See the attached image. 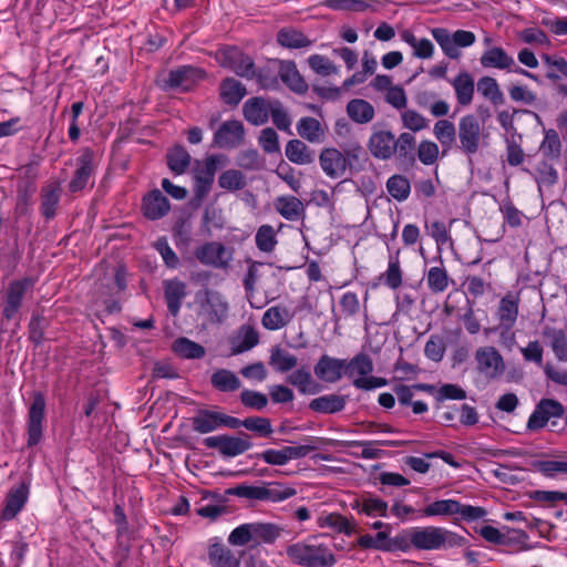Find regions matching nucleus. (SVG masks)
<instances>
[{
  "label": "nucleus",
  "instance_id": "nucleus-1",
  "mask_svg": "<svg viewBox=\"0 0 567 567\" xmlns=\"http://www.w3.org/2000/svg\"><path fill=\"white\" fill-rule=\"evenodd\" d=\"M286 554L293 564L303 567H333L337 564L329 546L316 539L289 545Z\"/></svg>",
  "mask_w": 567,
  "mask_h": 567
},
{
  "label": "nucleus",
  "instance_id": "nucleus-2",
  "mask_svg": "<svg viewBox=\"0 0 567 567\" xmlns=\"http://www.w3.org/2000/svg\"><path fill=\"white\" fill-rule=\"evenodd\" d=\"M411 542L416 550H440L443 548L461 547L465 538L444 527H413Z\"/></svg>",
  "mask_w": 567,
  "mask_h": 567
},
{
  "label": "nucleus",
  "instance_id": "nucleus-3",
  "mask_svg": "<svg viewBox=\"0 0 567 567\" xmlns=\"http://www.w3.org/2000/svg\"><path fill=\"white\" fill-rule=\"evenodd\" d=\"M284 528L274 523H247L241 524L228 535V544L231 546H258L262 543L272 544L281 536Z\"/></svg>",
  "mask_w": 567,
  "mask_h": 567
},
{
  "label": "nucleus",
  "instance_id": "nucleus-4",
  "mask_svg": "<svg viewBox=\"0 0 567 567\" xmlns=\"http://www.w3.org/2000/svg\"><path fill=\"white\" fill-rule=\"evenodd\" d=\"M489 134L483 123L474 115L466 114L457 123L458 150L467 157L477 154L487 146Z\"/></svg>",
  "mask_w": 567,
  "mask_h": 567
},
{
  "label": "nucleus",
  "instance_id": "nucleus-5",
  "mask_svg": "<svg viewBox=\"0 0 567 567\" xmlns=\"http://www.w3.org/2000/svg\"><path fill=\"white\" fill-rule=\"evenodd\" d=\"M35 280L32 277H24L9 282L2 299V323L14 321L16 324H19L23 300L32 295Z\"/></svg>",
  "mask_w": 567,
  "mask_h": 567
},
{
  "label": "nucleus",
  "instance_id": "nucleus-6",
  "mask_svg": "<svg viewBox=\"0 0 567 567\" xmlns=\"http://www.w3.org/2000/svg\"><path fill=\"white\" fill-rule=\"evenodd\" d=\"M373 371V361L369 354L360 352L351 360H346L344 374L353 379L352 384L359 390L370 391L388 384V380L370 375Z\"/></svg>",
  "mask_w": 567,
  "mask_h": 567
},
{
  "label": "nucleus",
  "instance_id": "nucleus-7",
  "mask_svg": "<svg viewBox=\"0 0 567 567\" xmlns=\"http://www.w3.org/2000/svg\"><path fill=\"white\" fill-rule=\"evenodd\" d=\"M431 35L440 45L442 52L452 60H457L462 56L461 49L473 45L476 41V35L472 31L456 30L451 33L445 28L431 29Z\"/></svg>",
  "mask_w": 567,
  "mask_h": 567
},
{
  "label": "nucleus",
  "instance_id": "nucleus-8",
  "mask_svg": "<svg viewBox=\"0 0 567 567\" xmlns=\"http://www.w3.org/2000/svg\"><path fill=\"white\" fill-rule=\"evenodd\" d=\"M226 157L224 155H209L203 162H197L194 168V199L203 202L212 190L215 174L218 166L224 165Z\"/></svg>",
  "mask_w": 567,
  "mask_h": 567
},
{
  "label": "nucleus",
  "instance_id": "nucleus-9",
  "mask_svg": "<svg viewBox=\"0 0 567 567\" xmlns=\"http://www.w3.org/2000/svg\"><path fill=\"white\" fill-rule=\"evenodd\" d=\"M486 513V509L483 507L461 504L455 499L435 501L423 509V515L426 517L453 516L458 514L463 519L467 522L483 518Z\"/></svg>",
  "mask_w": 567,
  "mask_h": 567
},
{
  "label": "nucleus",
  "instance_id": "nucleus-10",
  "mask_svg": "<svg viewBox=\"0 0 567 567\" xmlns=\"http://www.w3.org/2000/svg\"><path fill=\"white\" fill-rule=\"evenodd\" d=\"M480 63L486 69L506 70L523 75L536 83H542L539 76L520 66H518L514 58L508 54L502 47H491L483 52Z\"/></svg>",
  "mask_w": 567,
  "mask_h": 567
},
{
  "label": "nucleus",
  "instance_id": "nucleus-11",
  "mask_svg": "<svg viewBox=\"0 0 567 567\" xmlns=\"http://www.w3.org/2000/svg\"><path fill=\"white\" fill-rule=\"evenodd\" d=\"M195 258L204 266L214 269H229L234 260V249L219 241H206L194 251Z\"/></svg>",
  "mask_w": 567,
  "mask_h": 567
},
{
  "label": "nucleus",
  "instance_id": "nucleus-12",
  "mask_svg": "<svg viewBox=\"0 0 567 567\" xmlns=\"http://www.w3.org/2000/svg\"><path fill=\"white\" fill-rule=\"evenodd\" d=\"M527 164L528 166L522 169L534 178L539 192H542L544 187L550 188L558 183L559 174L556 165L559 164V162L543 158L534 154L527 155Z\"/></svg>",
  "mask_w": 567,
  "mask_h": 567
},
{
  "label": "nucleus",
  "instance_id": "nucleus-13",
  "mask_svg": "<svg viewBox=\"0 0 567 567\" xmlns=\"http://www.w3.org/2000/svg\"><path fill=\"white\" fill-rule=\"evenodd\" d=\"M204 445L218 450L224 457H235L250 450L252 443L247 433H240L238 436L227 434L208 436L204 440Z\"/></svg>",
  "mask_w": 567,
  "mask_h": 567
},
{
  "label": "nucleus",
  "instance_id": "nucleus-14",
  "mask_svg": "<svg viewBox=\"0 0 567 567\" xmlns=\"http://www.w3.org/2000/svg\"><path fill=\"white\" fill-rule=\"evenodd\" d=\"M477 371L488 380L501 378L506 369L503 355L492 346L481 347L475 351Z\"/></svg>",
  "mask_w": 567,
  "mask_h": 567
},
{
  "label": "nucleus",
  "instance_id": "nucleus-15",
  "mask_svg": "<svg viewBox=\"0 0 567 567\" xmlns=\"http://www.w3.org/2000/svg\"><path fill=\"white\" fill-rule=\"evenodd\" d=\"M196 299L199 303L200 313L212 323H220L225 320L228 312V302L224 296L210 289L197 292Z\"/></svg>",
  "mask_w": 567,
  "mask_h": 567
},
{
  "label": "nucleus",
  "instance_id": "nucleus-16",
  "mask_svg": "<svg viewBox=\"0 0 567 567\" xmlns=\"http://www.w3.org/2000/svg\"><path fill=\"white\" fill-rule=\"evenodd\" d=\"M217 54L223 66L229 68L240 78L254 79L256 65L251 56L235 47L219 50Z\"/></svg>",
  "mask_w": 567,
  "mask_h": 567
},
{
  "label": "nucleus",
  "instance_id": "nucleus-17",
  "mask_svg": "<svg viewBox=\"0 0 567 567\" xmlns=\"http://www.w3.org/2000/svg\"><path fill=\"white\" fill-rule=\"evenodd\" d=\"M96 166L94 152L90 148H84L76 158V169L69 183V190L78 193L84 189L94 176Z\"/></svg>",
  "mask_w": 567,
  "mask_h": 567
},
{
  "label": "nucleus",
  "instance_id": "nucleus-18",
  "mask_svg": "<svg viewBox=\"0 0 567 567\" xmlns=\"http://www.w3.org/2000/svg\"><path fill=\"white\" fill-rule=\"evenodd\" d=\"M45 419V399L41 392H35L28 412V445L39 444L43 435Z\"/></svg>",
  "mask_w": 567,
  "mask_h": 567
},
{
  "label": "nucleus",
  "instance_id": "nucleus-19",
  "mask_svg": "<svg viewBox=\"0 0 567 567\" xmlns=\"http://www.w3.org/2000/svg\"><path fill=\"white\" fill-rule=\"evenodd\" d=\"M317 449L316 444H305L297 446H284L280 450L268 449L261 452L258 457L269 465L282 466L291 460L306 457L310 452Z\"/></svg>",
  "mask_w": 567,
  "mask_h": 567
},
{
  "label": "nucleus",
  "instance_id": "nucleus-20",
  "mask_svg": "<svg viewBox=\"0 0 567 567\" xmlns=\"http://www.w3.org/2000/svg\"><path fill=\"white\" fill-rule=\"evenodd\" d=\"M565 410L560 402L553 399H542L527 421L529 431H537L546 426L551 417H561Z\"/></svg>",
  "mask_w": 567,
  "mask_h": 567
},
{
  "label": "nucleus",
  "instance_id": "nucleus-21",
  "mask_svg": "<svg viewBox=\"0 0 567 567\" xmlns=\"http://www.w3.org/2000/svg\"><path fill=\"white\" fill-rule=\"evenodd\" d=\"M241 554L213 538L207 548V560L212 567H240Z\"/></svg>",
  "mask_w": 567,
  "mask_h": 567
},
{
  "label": "nucleus",
  "instance_id": "nucleus-22",
  "mask_svg": "<svg viewBox=\"0 0 567 567\" xmlns=\"http://www.w3.org/2000/svg\"><path fill=\"white\" fill-rule=\"evenodd\" d=\"M245 137V127L240 121H225L214 134V144L219 148H235Z\"/></svg>",
  "mask_w": 567,
  "mask_h": 567
},
{
  "label": "nucleus",
  "instance_id": "nucleus-23",
  "mask_svg": "<svg viewBox=\"0 0 567 567\" xmlns=\"http://www.w3.org/2000/svg\"><path fill=\"white\" fill-rule=\"evenodd\" d=\"M30 486L24 481L11 487L6 496L4 506L0 513V519L9 522L16 518L27 504Z\"/></svg>",
  "mask_w": 567,
  "mask_h": 567
},
{
  "label": "nucleus",
  "instance_id": "nucleus-24",
  "mask_svg": "<svg viewBox=\"0 0 567 567\" xmlns=\"http://www.w3.org/2000/svg\"><path fill=\"white\" fill-rule=\"evenodd\" d=\"M368 150L378 159H390L395 155L394 134L386 130L373 131L368 141Z\"/></svg>",
  "mask_w": 567,
  "mask_h": 567
},
{
  "label": "nucleus",
  "instance_id": "nucleus-25",
  "mask_svg": "<svg viewBox=\"0 0 567 567\" xmlns=\"http://www.w3.org/2000/svg\"><path fill=\"white\" fill-rule=\"evenodd\" d=\"M344 369L346 359H338L323 354L316 363L313 371L319 380L327 383H336L341 380Z\"/></svg>",
  "mask_w": 567,
  "mask_h": 567
},
{
  "label": "nucleus",
  "instance_id": "nucleus-26",
  "mask_svg": "<svg viewBox=\"0 0 567 567\" xmlns=\"http://www.w3.org/2000/svg\"><path fill=\"white\" fill-rule=\"evenodd\" d=\"M61 194L62 187L59 181H50L41 187L40 212L45 219L50 220L55 217Z\"/></svg>",
  "mask_w": 567,
  "mask_h": 567
},
{
  "label": "nucleus",
  "instance_id": "nucleus-27",
  "mask_svg": "<svg viewBox=\"0 0 567 567\" xmlns=\"http://www.w3.org/2000/svg\"><path fill=\"white\" fill-rule=\"evenodd\" d=\"M319 162L324 174L331 178L342 177L347 172V157L337 148H324Z\"/></svg>",
  "mask_w": 567,
  "mask_h": 567
},
{
  "label": "nucleus",
  "instance_id": "nucleus-28",
  "mask_svg": "<svg viewBox=\"0 0 567 567\" xmlns=\"http://www.w3.org/2000/svg\"><path fill=\"white\" fill-rule=\"evenodd\" d=\"M272 101L268 102L261 96L247 100L243 106V113L247 122L259 126L268 122Z\"/></svg>",
  "mask_w": 567,
  "mask_h": 567
},
{
  "label": "nucleus",
  "instance_id": "nucleus-29",
  "mask_svg": "<svg viewBox=\"0 0 567 567\" xmlns=\"http://www.w3.org/2000/svg\"><path fill=\"white\" fill-rule=\"evenodd\" d=\"M278 63L280 80L293 92L302 94L308 90V84L299 73L297 65L290 60L274 61Z\"/></svg>",
  "mask_w": 567,
  "mask_h": 567
},
{
  "label": "nucleus",
  "instance_id": "nucleus-30",
  "mask_svg": "<svg viewBox=\"0 0 567 567\" xmlns=\"http://www.w3.org/2000/svg\"><path fill=\"white\" fill-rule=\"evenodd\" d=\"M204 78L205 72L202 69L192 65H183L169 72L165 84L171 89L179 86L188 89L195 82Z\"/></svg>",
  "mask_w": 567,
  "mask_h": 567
},
{
  "label": "nucleus",
  "instance_id": "nucleus-31",
  "mask_svg": "<svg viewBox=\"0 0 567 567\" xmlns=\"http://www.w3.org/2000/svg\"><path fill=\"white\" fill-rule=\"evenodd\" d=\"M518 297L507 293L504 296L497 307L496 316L499 321V327L505 331L513 329L518 317Z\"/></svg>",
  "mask_w": 567,
  "mask_h": 567
},
{
  "label": "nucleus",
  "instance_id": "nucleus-32",
  "mask_svg": "<svg viewBox=\"0 0 567 567\" xmlns=\"http://www.w3.org/2000/svg\"><path fill=\"white\" fill-rule=\"evenodd\" d=\"M171 209L168 199L158 190L150 192L143 199L145 217L152 220L164 217Z\"/></svg>",
  "mask_w": 567,
  "mask_h": 567
},
{
  "label": "nucleus",
  "instance_id": "nucleus-33",
  "mask_svg": "<svg viewBox=\"0 0 567 567\" xmlns=\"http://www.w3.org/2000/svg\"><path fill=\"white\" fill-rule=\"evenodd\" d=\"M292 318L293 313L286 306L276 305L264 312L261 324L266 330L276 331L285 328Z\"/></svg>",
  "mask_w": 567,
  "mask_h": 567
},
{
  "label": "nucleus",
  "instance_id": "nucleus-34",
  "mask_svg": "<svg viewBox=\"0 0 567 567\" xmlns=\"http://www.w3.org/2000/svg\"><path fill=\"white\" fill-rule=\"evenodd\" d=\"M259 342V333L255 327L244 324L236 331L231 339V354H240L249 351Z\"/></svg>",
  "mask_w": 567,
  "mask_h": 567
},
{
  "label": "nucleus",
  "instance_id": "nucleus-35",
  "mask_svg": "<svg viewBox=\"0 0 567 567\" xmlns=\"http://www.w3.org/2000/svg\"><path fill=\"white\" fill-rule=\"evenodd\" d=\"M277 43L286 49H305L312 44V41L300 30L293 27L281 28L276 35Z\"/></svg>",
  "mask_w": 567,
  "mask_h": 567
},
{
  "label": "nucleus",
  "instance_id": "nucleus-36",
  "mask_svg": "<svg viewBox=\"0 0 567 567\" xmlns=\"http://www.w3.org/2000/svg\"><path fill=\"white\" fill-rule=\"evenodd\" d=\"M457 103L467 106L474 97L475 83L473 76L468 72H460L452 81Z\"/></svg>",
  "mask_w": 567,
  "mask_h": 567
},
{
  "label": "nucleus",
  "instance_id": "nucleus-37",
  "mask_svg": "<svg viewBox=\"0 0 567 567\" xmlns=\"http://www.w3.org/2000/svg\"><path fill=\"white\" fill-rule=\"evenodd\" d=\"M164 288L168 311L175 317L181 310L182 300L186 297V285L178 279H172L165 281Z\"/></svg>",
  "mask_w": 567,
  "mask_h": 567
},
{
  "label": "nucleus",
  "instance_id": "nucleus-38",
  "mask_svg": "<svg viewBox=\"0 0 567 567\" xmlns=\"http://www.w3.org/2000/svg\"><path fill=\"white\" fill-rule=\"evenodd\" d=\"M275 208L287 220H298L305 215L303 203L295 196H279L275 200Z\"/></svg>",
  "mask_w": 567,
  "mask_h": 567
},
{
  "label": "nucleus",
  "instance_id": "nucleus-39",
  "mask_svg": "<svg viewBox=\"0 0 567 567\" xmlns=\"http://www.w3.org/2000/svg\"><path fill=\"white\" fill-rule=\"evenodd\" d=\"M561 141L558 133L553 130H546L544 138L539 144L537 156L560 162L561 158Z\"/></svg>",
  "mask_w": 567,
  "mask_h": 567
},
{
  "label": "nucleus",
  "instance_id": "nucleus-40",
  "mask_svg": "<svg viewBox=\"0 0 567 567\" xmlns=\"http://www.w3.org/2000/svg\"><path fill=\"white\" fill-rule=\"evenodd\" d=\"M347 404V398L340 394H326L311 400L309 408L323 414H333L342 411Z\"/></svg>",
  "mask_w": 567,
  "mask_h": 567
},
{
  "label": "nucleus",
  "instance_id": "nucleus-41",
  "mask_svg": "<svg viewBox=\"0 0 567 567\" xmlns=\"http://www.w3.org/2000/svg\"><path fill=\"white\" fill-rule=\"evenodd\" d=\"M401 40L413 49V55L417 59L426 60L434 55V44L426 38L417 39L409 29L400 33Z\"/></svg>",
  "mask_w": 567,
  "mask_h": 567
},
{
  "label": "nucleus",
  "instance_id": "nucleus-42",
  "mask_svg": "<svg viewBox=\"0 0 567 567\" xmlns=\"http://www.w3.org/2000/svg\"><path fill=\"white\" fill-rule=\"evenodd\" d=\"M192 427L199 434L210 433L220 429V412L199 410L192 419Z\"/></svg>",
  "mask_w": 567,
  "mask_h": 567
},
{
  "label": "nucleus",
  "instance_id": "nucleus-43",
  "mask_svg": "<svg viewBox=\"0 0 567 567\" xmlns=\"http://www.w3.org/2000/svg\"><path fill=\"white\" fill-rule=\"evenodd\" d=\"M348 116L358 124L371 122L375 115L373 105L363 99H353L347 104Z\"/></svg>",
  "mask_w": 567,
  "mask_h": 567
},
{
  "label": "nucleus",
  "instance_id": "nucleus-44",
  "mask_svg": "<svg viewBox=\"0 0 567 567\" xmlns=\"http://www.w3.org/2000/svg\"><path fill=\"white\" fill-rule=\"evenodd\" d=\"M212 386L219 392H235L241 386L237 374L228 369H218L210 375Z\"/></svg>",
  "mask_w": 567,
  "mask_h": 567
},
{
  "label": "nucleus",
  "instance_id": "nucleus-45",
  "mask_svg": "<svg viewBox=\"0 0 567 567\" xmlns=\"http://www.w3.org/2000/svg\"><path fill=\"white\" fill-rule=\"evenodd\" d=\"M395 155L403 163H414L416 151V138L409 132L394 136Z\"/></svg>",
  "mask_w": 567,
  "mask_h": 567
},
{
  "label": "nucleus",
  "instance_id": "nucleus-46",
  "mask_svg": "<svg viewBox=\"0 0 567 567\" xmlns=\"http://www.w3.org/2000/svg\"><path fill=\"white\" fill-rule=\"evenodd\" d=\"M320 528H330L338 533L351 535L354 530L353 524L344 516L338 513H323L317 519Z\"/></svg>",
  "mask_w": 567,
  "mask_h": 567
},
{
  "label": "nucleus",
  "instance_id": "nucleus-47",
  "mask_svg": "<svg viewBox=\"0 0 567 567\" xmlns=\"http://www.w3.org/2000/svg\"><path fill=\"white\" fill-rule=\"evenodd\" d=\"M477 91L494 106L503 105L505 103L504 93L502 92L496 79L492 76H482L477 81Z\"/></svg>",
  "mask_w": 567,
  "mask_h": 567
},
{
  "label": "nucleus",
  "instance_id": "nucleus-48",
  "mask_svg": "<svg viewBox=\"0 0 567 567\" xmlns=\"http://www.w3.org/2000/svg\"><path fill=\"white\" fill-rule=\"evenodd\" d=\"M287 382L298 389L301 394H315L319 391L310 371L302 367L287 377Z\"/></svg>",
  "mask_w": 567,
  "mask_h": 567
},
{
  "label": "nucleus",
  "instance_id": "nucleus-49",
  "mask_svg": "<svg viewBox=\"0 0 567 567\" xmlns=\"http://www.w3.org/2000/svg\"><path fill=\"white\" fill-rule=\"evenodd\" d=\"M386 192L396 202H405L411 194V182L402 174L390 176L385 184Z\"/></svg>",
  "mask_w": 567,
  "mask_h": 567
},
{
  "label": "nucleus",
  "instance_id": "nucleus-50",
  "mask_svg": "<svg viewBox=\"0 0 567 567\" xmlns=\"http://www.w3.org/2000/svg\"><path fill=\"white\" fill-rule=\"evenodd\" d=\"M246 93V87L233 78L225 79L220 84V97L228 105H237Z\"/></svg>",
  "mask_w": 567,
  "mask_h": 567
},
{
  "label": "nucleus",
  "instance_id": "nucleus-51",
  "mask_svg": "<svg viewBox=\"0 0 567 567\" xmlns=\"http://www.w3.org/2000/svg\"><path fill=\"white\" fill-rule=\"evenodd\" d=\"M287 158L298 165H307L313 162V153L299 140H291L285 150Z\"/></svg>",
  "mask_w": 567,
  "mask_h": 567
},
{
  "label": "nucleus",
  "instance_id": "nucleus-52",
  "mask_svg": "<svg viewBox=\"0 0 567 567\" xmlns=\"http://www.w3.org/2000/svg\"><path fill=\"white\" fill-rule=\"evenodd\" d=\"M173 351L184 359H202L206 353L202 344L185 337H181L174 341Z\"/></svg>",
  "mask_w": 567,
  "mask_h": 567
},
{
  "label": "nucleus",
  "instance_id": "nucleus-53",
  "mask_svg": "<svg viewBox=\"0 0 567 567\" xmlns=\"http://www.w3.org/2000/svg\"><path fill=\"white\" fill-rule=\"evenodd\" d=\"M543 336L550 337V348L558 361L567 362V334L564 330L546 327Z\"/></svg>",
  "mask_w": 567,
  "mask_h": 567
},
{
  "label": "nucleus",
  "instance_id": "nucleus-54",
  "mask_svg": "<svg viewBox=\"0 0 567 567\" xmlns=\"http://www.w3.org/2000/svg\"><path fill=\"white\" fill-rule=\"evenodd\" d=\"M269 364L280 373H285L293 369L298 364V359L296 355L289 353L288 351L275 347L271 349L269 357Z\"/></svg>",
  "mask_w": 567,
  "mask_h": 567
},
{
  "label": "nucleus",
  "instance_id": "nucleus-55",
  "mask_svg": "<svg viewBox=\"0 0 567 567\" xmlns=\"http://www.w3.org/2000/svg\"><path fill=\"white\" fill-rule=\"evenodd\" d=\"M450 282H453L443 266H434L427 270L426 284L433 293L444 292Z\"/></svg>",
  "mask_w": 567,
  "mask_h": 567
},
{
  "label": "nucleus",
  "instance_id": "nucleus-56",
  "mask_svg": "<svg viewBox=\"0 0 567 567\" xmlns=\"http://www.w3.org/2000/svg\"><path fill=\"white\" fill-rule=\"evenodd\" d=\"M433 135L443 147L450 148L456 140L457 128L450 120H439L433 126Z\"/></svg>",
  "mask_w": 567,
  "mask_h": 567
},
{
  "label": "nucleus",
  "instance_id": "nucleus-57",
  "mask_svg": "<svg viewBox=\"0 0 567 567\" xmlns=\"http://www.w3.org/2000/svg\"><path fill=\"white\" fill-rule=\"evenodd\" d=\"M255 243L260 251L271 254L278 244L275 228L268 224L261 225L256 231Z\"/></svg>",
  "mask_w": 567,
  "mask_h": 567
},
{
  "label": "nucleus",
  "instance_id": "nucleus-58",
  "mask_svg": "<svg viewBox=\"0 0 567 567\" xmlns=\"http://www.w3.org/2000/svg\"><path fill=\"white\" fill-rule=\"evenodd\" d=\"M218 186L227 192H237L247 186V181L241 171L231 168L219 175Z\"/></svg>",
  "mask_w": 567,
  "mask_h": 567
},
{
  "label": "nucleus",
  "instance_id": "nucleus-59",
  "mask_svg": "<svg viewBox=\"0 0 567 567\" xmlns=\"http://www.w3.org/2000/svg\"><path fill=\"white\" fill-rule=\"evenodd\" d=\"M380 280L392 290L401 287L403 281V271L401 269L399 256H391L388 269L380 276Z\"/></svg>",
  "mask_w": 567,
  "mask_h": 567
},
{
  "label": "nucleus",
  "instance_id": "nucleus-60",
  "mask_svg": "<svg viewBox=\"0 0 567 567\" xmlns=\"http://www.w3.org/2000/svg\"><path fill=\"white\" fill-rule=\"evenodd\" d=\"M190 163V155L182 146H175L167 153L168 167L175 174H183L186 172Z\"/></svg>",
  "mask_w": 567,
  "mask_h": 567
},
{
  "label": "nucleus",
  "instance_id": "nucleus-61",
  "mask_svg": "<svg viewBox=\"0 0 567 567\" xmlns=\"http://www.w3.org/2000/svg\"><path fill=\"white\" fill-rule=\"evenodd\" d=\"M297 131L302 138L309 142L319 141L320 135L322 134L320 122L310 116L300 118L297 124Z\"/></svg>",
  "mask_w": 567,
  "mask_h": 567
},
{
  "label": "nucleus",
  "instance_id": "nucleus-62",
  "mask_svg": "<svg viewBox=\"0 0 567 567\" xmlns=\"http://www.w3.org/2000/svg\"><path fill=\"white\" fill-rule=\"evenodd\" d=\"M389 542V532L380 530L374 536L370 534L362 535L358 538L357 544L364 549H375L386 551Z\"/></svg>",
  "mask_w": 567,
  "mask_h": 567
},
{
  "label": "nucleus",
  "instance_id": "nucleus-63",
  "mask_svg": "<svg viewBox=\"0 0 567 567\" xmlns=\"http://www.w3.org/2000/svg\"><path fill=\"white\" fill-rule=\"evenodd\" d=\"M308 64L313 72L321 76L338 74L339 68L333 64L327 56L321 54H312L308 58Z\"/></svg>",
  "mask_w": 567,
  "mask_h": 567
},
{
  "label": "nucleus",
  "instance_id": "nucleus-64",
  "mask_svg": "<svg viewBox=\"0 0 567 567\" xmlns=\"http://www.w3.org/2000/svg\"><path fill=\"white\" fill-rule=\"evenodd\" d=\"M360 512L368 516H388V503L378 497H364L359 504Z\"/></svg>",
  "mask_w": 567,
  "mask_h": 567
}]
</instances>
